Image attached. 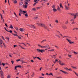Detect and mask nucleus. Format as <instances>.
I'll use <instances>...</instances> for the list:
<instances>
[{
	"label": "nucleus",
	"mask_w": 78,
	"mask_h": 78,
	"mask_svg": "<svg viewBox=\"0 0 78 78\" xmlns=\"http://www.w3.org/2000/svg\"><path fill=\"white\" fill-rule=\"evenodd\" d=\"M5 26H6V27H8V25H7V24H6V23H5Z\"/></svg>",
	"instance_id": "bf43d9fd"
},
{
	"label": "nucleus",
	"mask_w": 78,
	"mask_h": 78,
	"mask_svg": "<svg viewBox=\"0 0 78 78\" xmlns=\"http://www.w3.org/2000/svg\"><path fill=\"white\" fill-rule=\"evenodd\" d=\"M70 14L74 16V19H75V18H76V16L78 17V13H71Z\"/></svg>",
	"instance_id": "f03ea898"
},
{
	"label": "nucleus",
	"mask_w": 78,
	"mask_h": 78,
	"mask_svg": "<svg viewBox=\"0 0 78 78\" xmlns=\"http://www.w3.org/2000/svg\"><path fill=\"white\" fill-rule=\"evenodd\" d=\"M13 34L14 35V36H18L17 34Z\"/></svg>",
	"instance_id": "37998d69"
},
{
	"label": "nucleus",
	"mask_w": 78,
	"mask_h": 78,
	"mask_svg": "<svg viewBox=\"0 0 78 78\" xmlns=\"http://www.w3.org/2000/svg\"><path fill=\"white\" fill-rule=\"evenodd\" d=\"M68 56L69 57V58H70L72 56L71 55H68Z\"/></svg>",
	"instance_id": "09e8293b"
},
{
	"label": "nucleus",
	"mask_w": 78,
	"mask_h": 78,
	"mask_svg": "<svg viewBox=\"0 0 78 78\" xmlns=\"http://www.w3.org/2000/svg\"><path fill=\"white\" fill-rule=\"evenodd\" d=\"M55 8V5H53L52 6V8Z\"/></svg>",
	"instance_id": "6e6d98bb"
},
{
	"label": "nucleus",
	"mask_w": 78,
	"mask_h": 78,
	"mask_svg": "<svg viewBox=\"0 0 78 78\" xmlns=\"http://www.w3.org/2000/svg\"><path fill=\"white\" fill-rule=\"evenodd\" d=\"M44 41H47V40L46 39H44L41 42V43H42L44 42Z\"/></svg>",
	"instance_id": "f3484780"
},
{
	"label": "nucleus",
	"mask_w": 78,
	"mask_h": 78,
	"mask_svg": "<svg viewBox=\"0 0 78 78\" xmlns=\"http://www.w3.org/2000/svg\"><path fill=\"white\" fill-rule=\"evenodd\" d=\"M17 66H16L15 67V70H17Z\"/></svg>",
	"instance_id": "473e14b6"
},
{
	"label": "nucleus",
	"mask_w": 78,
	"mask_h": 78,
	"mask_svg": "<svg viewBox=\"0 0 78 78\" xmlns=\"http://www.w3.org/2000/svg\"><path fill=\"white\" fill-rule=\"evenodd\" d=\"M44 51H45V50H41V53H43V52H44Z\"/></svg>",
	"instance_id": "aec40b11"
},
{
	"label": "nucleus",
	"mask_w": 78,
	"mask_h": 78,
	"mask_svg": "<svg viewBox=\"0 0 78 78\" xmlns=\"http://www.w3.org/2000/svg\"><path fill=\"white\" fill-rule=\"evenodd\" d=\"M37 25H38L39 26H40L41 27H44V29H45V30H47L49 31V30L48 29V28L47 26L45 25V24H42L41 23L39 24V23H37Z\"/></svg>",
	"instance_id": "f257e3e1"
},
{
	"label": "nucleus",
	"mask_w": 78,
	"mask_h": 78,
	"mask_svg": "<svg viewBox=\"0 0 78 78\" xmlns=\"http://www.w3.org/2000/svg\"><path fill=\"white\" fill-rule=\"evenodd\" d=\"M49 76L51 75L52 76H53V74L52 73H50V74H48Z\"/></svg>",
	"instance_id": "6ab92c4d"
},
{
	"label": "nucleus",
	"mask_w": 78,
	"mask_h": 78,
	"mask_svg": "<svg viewBox=\"0 0 78 78\" xmlns=\"http://www.w3.org/2000/svg\"><path fill=\"white\" fill-rule=\"evenodd\" d=\"M54 50V49H51V50H49L48 51H53Z\"/></svg>",
	"instance_id": "cd10ccee"
},
{
	"label": "nucleus",
	"mask_w": 78,
	"mask_h": 78,
	"mask_svg": "<svg viewBox=\"0 0 78 78\" xmlns=\"http://www.w3.org/2000/svg\"><path fill=\"white\" fill-rule=\"evenodd\" d=\"M52 10L53 11H54V12H56V11H57V10H56L55 8L53 9Z\"/></svg>",
	"instance_id": "ddd939ff"
},
{
	"label": "nucleus",
	"mask_w": 78,
	"mask_h": 78,
	"mask_svg": "<svg viewBox=\"0 0 78 78\" xmlns=\"http://www.w3.org/2000/svg\"><path fill=\"white\" fill-rule=\"evenodd\" d=\"M17 36L18 37L19 39H22V38H21V37H19V36Z\"/></svg>",
	"instance_id": "2f4dec72"
},
{
	"label": "nucleus",
	"mask_w": 78,
	"mask_h": 78,
	"mask_svg": "<svg viewBox=\"0 0 78 78\" xmlns=\"http://www.w3.org/2000/svg\"><path fill=\"white\" fill-rule=\"evenodd\" d=\"M0 72H3V71L2 70V68H1V66H0Z\"/></svg>",
	"instance_id": "a211bd4d"
},
{
	"label": "nucleus",
	"mask_w": 78,
	"mask_h": 78,
	"mask_svg": "<svg viewBox=\"0 0 78 78\" xmlns=\"http://www.w3.org/2000/svg\"><path fill=\"white\" fill-rule=\"evenodd\" d=\"M73 53H74L75 55H77V54H78V52H76L75 51H73Z\"/></svg>",
	"instance_id": "393cba45"
},
{
	"label": "nucleus",
	"mask_w": 78,
	"mask_h": 78,
	"mask_svg": "<svg viewBox=\"0 0 78 78\" xmlns=\"http://www.w3.org/2000/svg\"><path fill=\"white\" fill-rule=\"evenodd\" d=\"M38 47H41V48H43V46H41L39 44H38Z\"/></svg>",
	"instance_id": "2eb2a0df"
},
{
	"label": "nucleus",
	"mask_w": 78,
	"mask_h": 78,
	"mask_svg": "<svg viewBox=\"0 0 78 78\" xmlns=\"http://www.w3.org/2000/svg\"><path fill=\"white\" fill-rule=\"evenodd\" d=\"M42 69V67H41V68L40 69V71H41V69Z\"/></svg>",
	"instance_id": "0e129e2a"
},
{
	"label": "nucleus",
	"mask_w": 78,
	"mask_h": 78,
	"mask_svg": "<svg viewBox=\"0 0 78 78\" xmlns=\"http://www.w3.org/2000/svg\"><path fill=\"white\" fill-rule=\"evenodd\" d=\"M55 22L56 23H58V20H55Z\"/></svg>",
	"instance_id": "a18cd8bd"
},
{
	"label": "nucleus",
	"mask_w": 78,
	"mask_h": 78,
	"mask_svg": "<svg viewBox=\"0 0 78 78\" xmlns=\"http://www.w3.org/2000/svg\"><path fill=\"white\" fill-rule=\"evenodd\" d=\"M5 29L6 30V31H8V30H7L6 28L5 27Z\"/></svg>",
	"instance_id": "4d7b16f0"
},
{
	"label": "nucleus",
	"mask_w": 78,
	"mask_h": 78,
	"mask_svg": "<svg viewBox=\"0 0 78 78\" xmlns=\"http://www.w3.org/2000/svg\"><path fill=\"white\" fill-rule=\"evenodd\" d=\"M37 1V0H34V2H36Z\"/></svg>",
	"instance_id": "69168bd1"
},
{
	"label": "nucleus",
	"mask_w": 78,
	"mask_h": 78,
	"mask_svg": "<svg viewBox=\"0 0 78 78\" xmlns=\"http://www.w3.org/2000/svg\"><path fill=\"white\" fill-rule=\"evenodd\" d=\"M24 8H27V5H25L24 6Z\"/></svg>",
	"instance_id": "f704fd0d"
},
{
	"label": "nucleus",
	"mask_w": 78,
	"mask_h": 78,
	"mask_svg": "<svg viewBox=\"0 0 78 78\" xmlns=\"http://www.w3.org/2000/svg\"><path fill=\"white\" fill-rule=\"evenodd\" d=\"M56 36H57V37H58L59 38H60V37L59 36V35H55Z\"/></svg>",
	"instance_id": "c9c22d12"
},
{
	"label": "nucleus",
	"mask_w": 78,
	"mask_h": 78,
	"mask_svg": "<svg viewBox=\"0 0 78 78\" xmlns=\"http://www.w3.org/2000/svg\"><path fill=\"white\" fill-rule=\"evenodd\" d=\"M64 69H66V70H69V69H68V68H67V67H65L64 68Z\"/></svg>",
	"instance_id": "4be33fe9"
},
{
	"label": "nucleus",
	"mask_w": 78,
	"mask_h": 78,
	"mask_svg": "<svg viewBox=\"0 0 78 78\" xmlns=\"http://www.w3.org/2000/svg\"><path fill=\"white\" fill-rule=\"evenodd\" d=\"M20 31H25V29L23 28H20Z\"/></svg>",
	"instance_id": "1a4fd4ad"
},
{
	"label": "nucleus",
	"mask_w": 78,
	"mask_h": 78,
	"mask_svg": "<svg viewBox=\"0 0 78 78\" xmlns=\"http://www.w3.org/2000/svg\"><path fill=\"white\" fill-rule=\"evenodd\" d=\"M2 64L3 65V66H5V63H2Z\"/></svg>",
	"instance_id": "5fc2aeb1"
},
{
	"label": "nucleus",
	"mask_w": 78,
	"mask_h": 78,
	"mask_svg": "<svg viewBox=\"0 0 78 78\" xmlns=\"http://www.w3.org/2000/svg\"><path fill=\"white\" fill-rule=\"evenodd\" d=\"M30 27L31 28H33L34 29H35L36 28L35 27H34V25L31 26H30Z\"/></svg>",
	"instance_id": "9b49d317"
},
{
	"label": "nucleus",
	"mask_w": 78,
	"mask_h": 78,
	"mask_svg": "<svg viewBox=\"0 0 78 78\" xmlns=\"http://www.w3.org/2000/svg\"><path fill=\"white\" fill-rule=\"evenodd\" d=\"M45 48V46H43V48Z\"/></svg>",
	"instance_id": "774afa93"
},
{
	"label": "nucleus",
	"mask_w": 78,
	"mask_h": 78,
	"mask_svg": "<svg viewBox=\"0 0 78 78\" xmlns=\"http://www.w3.org/2000/svg\"><path fill=\"white\" fill-rule=\"evenodd\" d=\"M28 2L26 1L25 2V4L26 5H28Z\"/></svg>",
	"instance_id": "bb28decb"
},
{
	"label": "nucleus",
	"mask_w": 78,
	"mask_h": 78,
	"mask_svg": "<svg viewBox=\"0 0 78 78\" xmlns=\"http://www.w3.org/2000/svg\"><path fill=\"white\" fill-rule=\"evenodd\" d=\"M34 73H33L32 75V77H33V76H34Z\"/></svg>",
	"instance_id": "338daca9"
},
{
	"label": "nucleus",
	"mask_w": 78,
	"mask_h": 78,
	"mask_svg": "<svg viewBox=\"0 0 78 78\" xmlns=\"http://www.w3.org/2000/svg\"><path fill=\"white\" fill-rule=\"evenodd\" d=\"M10 75H9L8 76H7V78H10Z\"/></svg>",
	"instance_id": "3c124183"
},
{
	"label": "nucleus",
	"mask_w": 78,
	"mask_h": 78,
	"mask_svg": "<svg viewBox=\"0 0 78 78\" xmlns=\"http://www.w3.org/2000/svg\"><path fill=\"white\" fill-rule=\"evenodd\" d=\"M25 16H26V17H28V14L27 13H26L25 15Z\"/></svg>",
	"instance_id": "49530a36"
},
{
	"label": "nucleus",
	"mask_w": 78,
	"mask_h": 78,
	"mask_svg": "<svg viewBox=\"0 0 78 78\" xmlns=\"http://www.w3.org/2000/svg\"><path fill=\"white\" fill-rule=\"evenodd\" d=\"M68 20H67L66 22L65 23L66 24H67L68 23Z\"/></svg>",
	"instance_id": "79ce46f5"
},
{
	"label": "nucleus",
	"mask_w": 78,
	"mask_h": 78,
	"mask_svg": "<svg viewBox=\"0 0 78 78\" xmlns=\"http://www.w3.org/2000/svg\"><path fill=\"white\" fill-rule=\"evenodd\" d=\"M17 67L21 68V67H22V66H21L19 65V66H17Z\"/></svg>",
	"instance_id": "c756f323"
},
{
	"label": "nucleus",
	"mask_w": 78,
	"mask_h": 78,
	"mask_svg": "<svg viewBox=\"0 0 78 78\" xmlns=\"http://www.w3.org/2000/svg\"><path fill=\"white\" fill-rule=\"evenodd\" d=\"M57 10L59 11L60 10V8H59V6H58V8H57Z\"/></svg>",
	"instance_id": "e433bc0d"
},
{
	"label": "nucleus",
	"mask_w": 78,
	"mask_h": 78,
	"mask_svg": "<svg viewBox=\"0 0 78 78\" xmlns=\"http://www.w3.org/2000/svg\"><path fill=\"white\" fill-rule=\"evenodd\" d=\"M17 1L15 0L14 1V3H17Z\"/></svg>",
	"instance_id": "72a5a7b5"
},
{
	"label": "nucleus",
	"mask_w": 78,
	"mask_h": 78,
	"mask_svg": "<svg viewBox=\"0 0 78 78\" xmlns=\"http://www.w3.org/2000/svg\"><path fill=\"white\" fill-rule=\"evenodd\" d=\"M60 8H64V7L62 6V4L61 3L60 4Z\"/></svg>",
	"instance_id": "4468645a"
},
{
	"label": "nucleus",
	"mask_w": 78,
	"mask_h": 78,
	"mask_svg": "<svg viewBox=\"0 0 78 78\" xmlns=\"http://www.w3.org/2000/svg\"><path fill=\"white\" fill-rule=\"evenodd\" d=\"M8 32H9V33H12V30H10V31H7Z\"/></svg>",
	"instance_id": "a878e982"
},
{
	"label": "nucleus",
	"mask_w": 78,
	"mask_h": 78,
	"mask_svg": "<svg viewBox=\"0 0 78 78\" xmlns=\"http://www.w3.org/2000/svg\"><path fill=\"white\" fill-rule=\"evenodd\" d=\"M68 6H67V5H65V9H66V10L67 11V10H69V3L68 4Z\"/></svg>",
	"instance_id": "20e7f679"
},
{
	"label": "nucleus",
	"mask_w": 78,
	"mask_h": 78,
	"mask_svg": "<svg viewBox=\"0 0 78 78\" xmlns=\"http://www.w3.org/2000/svg\"><path fill=\"white\" fill-rule=\"evenodd\" d=\"M20 59H18V60H16L17 62H19V61H20Z\"/></svg>",
	"instance_id": "8fccbe9b"
},
{
	"label": "nucleus",
	"mask_w": 78,
	"mask_h": 78,
	"mask_svg": "<svg viewBox=\"0 0 78 78\" xmlns=\"http://www.w3.org/2000/svg\"><path fill=\"white\" fill-rule=\"evenodd\" d=\"M2 40H0V43L1 44H2Z\"/></svg>",
	"instance_id": "58836bf2"
},
{
	"label": "nucleus",
	"mask_w": 78,
	"mask_h": 78,
	"mask_svg": "<svg viewBox=\"0 0 78 78\" xmlns=\"http://www.w3.org/2000/svg\"><path fill=\"white\" fill-rule=\"evenodd\" d=\"M15 29H16V30H17V31H18V30H19V29H18V27H15Z\"/></svg>",
	"instance_id": "c03bdc74"
},
{
	"label": "nucleus",
	"mask_w": 78,
	"mask_h": 78,
	"mask_svg": "<svg viewBox=\"0 0 78 78\" xmlns=\"http://www.w3.org/2000/svg\"><path fill=\"white\" fill-rule=\"evenodd\" d=\"M38 18V17H35L34 18V19L36 20V19H37Z\"/></svg>",
	"instance_id": "7c9ffc66"
},
{
	"label": "nucleus",
	"mask_w": 78,
	"mask_h": 78,
	"mask_svg": "<svg viewBox=\"0 0 78 78\" xmlns=\"http://www.w3.org/2000/svg\"><path fill=\"white\" fill-rule=\"evenodd\" d=\"M0 73L1 75V77L2 78H3V72H0Z\"/></svg>",
	"instance_id": "0eeeda50"
},
{
	"label": "nucleus",
	"mask_w": 78,
	"mask_h": 78,
	"mask_svg": "<svg viewBox=\"0 0 78 78\" xmlns=\"http://www.w3.org/2000/svg\"><path fill=\"white\" fill-rule=\"evenodd\" d=\"M60 70V71H61V72H63V73H65V74H68V73L66 72H65L61 70Z\"/></svg>",
	"instance_id": "423d86ee"
},
{
	"label": "nucleus",
	"mask_w": 78,
	"mask_h": 78,
	"mask_svg": "<svg viewBox=\"0 0 78 78\" xmlns=\"http://www.w3.org/2000/svg\"><path fill=\"white\" fill-rule=\"evenodd\" d=\"M59 62V64L61 65V66H65V64L62 63H61V61L59 60V62Z\"/></svg>",
	"instance_id": "7ed1b4c3"
},
{
	"label": "nucleus",
	"mask_w": 78,
	"mask_h": 78,
	"mask_svg": "<svg viewBox=\"0 0 78 78\" xmlns=\"http://www.w3.org/2000/svg\"><path fill=\"white\" fill-rule=\"evenodd\" d=\"M14 14H15V15L17 17V15H16V14L15 13V12H14Z\"/></svg>",
	"instance_id": "603ef678"
},
{
	"label": "nucleus",
	"mask_w": 78,
	"mask_h": 78,
	"mask_svg": "<svg viewBox=\"0 0 78 78\" xmlns=\"http://www.w3.org/2000/svg\"><path fill=\"white\" fill-rule=\"evenodd\" d=\"M62 28L64 29H66L67 27H66V26H62Z\"/></svg>",
	"instance_id": "f8f14e48"
},
{
	"label": "nucleus",
	"mask_w": 78,
	"mask_h": 78,
	"mask_svg": "<svg viewBox=\"0 0 78 78\" xmlns=\"http://www.w3.org/2000/svg\"><path fill=\"white\" fill-rule=\"evenodd\" d=\"M32 11H36V9L35 8H33L32 9Z\"/></svg>",
	"instance_id": "412c9836"
},
{
	"label": "nucleus",
	"mask_w": 78,
	"mask_h": 78,
	"mask_svg": "<svg viewBox=\"0 0 78 78\" xmlns=\"http://www.w3.org/2000/svg\"><path fill=\"white\" fill-rule=\"evenodd\" d=\"M10 28H11V29L13 28V27H12V25H11L10 26Z\"/></svg>",
	"instance_id": "5701e85b"
},
{
	"label": "nucleus",
	"mask_w": 78,
	"mask_h": 78,
	"mask_svg": "<svg viewBox=\"0 0 78 78\" xmlns=\"http://www.w3.org/2000/svg\"><path fill=\"white\" fill-rule=\"evenodd\" d=\"M37 58L38 59H39V60H41V58H39V57H37Z\"/></svg>",
	"instance_id": "c85d7f7f"
},
{
	"label": "nucleus",
	"mask_w": 78,
	"mask_h": 78,
	"mask_svg": "<svg viewBox=\"0 0 78 78\" xmlns=\"http://www.w3.org/2000/svg\"><path fill=\"white\" fill-rule=\"evenodd\" d=\"M37 51H38L39 52H41V50L40 49H37Z\"/></svg>",
	"instance_id": "b1692460"
},
{
	"label": "nucleus",
	"mask_w": 78,
	"mask_h": 78,
	"mask_svg": "<svg viewBox=\"0 0 78 78\" xmlns=\"http://www.w3.org/2000/svg\"><path fill=\"white\" fill-rule=\"evenodd\" d=\"M68 70H69V71H72V69L71 68H69V69H68Z\"/></svg>",
	"instance_id": "ea45409f"
},
{
	"label": "nucleus",
	"mask_w": 78,
	"mask_h": 78,
	"mask_svg": "<svg viewBox=\"0 0 78 78\" xmlns=\"http://www.w3.org/2000/svg\"><path fill=\"white\" fill-rule=\"evenodd\" d=\"M72 67L74 69H77V68H76V66L73 67V66H72Z\"/></svg>",
	"instance_id": "dca6fc26"
},
{
	"label": "nucleus",
	"mask_w": 78,
	"mask_h": 78,
	"mask_svg": "<svg viewBox=\"0 0 78 78\" xmlns=\"http://www.w3.org/2000/svg\"><path fill=\"white\" fill-rule=\"evenodd\" d=\"M3 45H4V47H6V45H5V44L3 43Z\"/></svg>",
	"instance_id": "13d9d810"
},
{
	"label": "nucleus",
	"mask_w": 78,
	"mask_h": 78,
	"mask_svg": "<svg viewBox=\"0 0 78 78\" xmlns=\"http://www.w3.org/2000/svg\"><path fill=\"white\" fill-rule=\"evenodd\" d=\"M36 3H37V2H35V3H34L33 5L34 6L35 5H36Z\"/></svg>",
	"instance_id": "864d4df0"
},
{
	"label": "nucleus",
	"mask_w": 78,
	"mask_h": 78,
	"mask_svg": "<svg viewBox=\"0 0 78 78\" xmlns=\"http://www.w3.org/2000/svg\"><path fill=\"white\" fill-rule=\"evenodd\" d=\"M45 48H48V49H50V47H49L48 45L45 46Z\"/></svg>",
	"instance_id": "6e6552de"
},
{
	"label": "nucleus",
	"mask_w": 78,
	"mask_h": 78,
	"mask_svg": "<svg viewBox=\"0 0 78 78\" xmlns=\"http://www.w3.org/2000/svg\"><path fill=\"white\" fill-rule=\"evenodd\" d=\"M26 1H27V2H30V0H26Z\"/></svg>",
	"instance_id": "052dcab7"
},
{
	"label": "nucleus",
	"mask_w": 78,
	"mask_h": 78,
	"mask_svg": "<svg viewBox=\"0 0 78 78\" xmlns=\"http://www.w3.org/2000/svg\"><path fill=\"white\" fill-rule=\"evenodd\" d=\"M31 62H34V61L33 60H31Z\"/></svg>",
	"instance_id": "680f3d73"
},
{
	"label": "nucleus",
	"mask_w": 78,
	"mask_h": 78,
	"mask_svg": "<svg viewBox=\"0 0 78 78\" xmlns=\"http://www.w3.org/2000/svg\"><path fill=\"white\" fill-rule=\"evenodd\" d=\"M19 12L21 14H22L23 13V11L21 9H20L19 11Z\"/></svg>",
	"instance_id": "9d476101"
},
{
	"label": "nucleus",
	"mask_w": 78,
	"mask_h": 78,
	"mask_svg": "<svg viewBox=\"0 0 78 78\" xmlns=\"http://www.w3.org/2000/svg\"><path fill=\"white\" fill-rule=\"evenodd\" d=\"M23 12L24 13H26L27 11H23Z\"/></svg>",
	"instance_id": "de8ad7c7"
},
{
	"label": "nucleus",
	"mask_w": 78,
	"mask_h": 78,
	"mask_svg": "<svg viewBox=\"0 0 78 78\" xmlns=\"http://www.w3.org/2000/svg\"><path fill=\"white\" fill-rule=\"evenodd\" d=\"M11 62H12V64H13L14 63V61H11Z\"/></svg>",
	"instance_id": "e2e57ef3"
},
{
	"label": "nucleus",
	"mask_w": 78,
	"mask_h": 78,
	"mask_svg": "<svg viewBox=\"0 0 78 78\" xmlns=\"http://www.w3.org/2000/svg\"><path fill=\"white\" fill-rule=\"evenodd\" d=\"M23 4V2H20V5H22Z\"/></svg>",
	"instance_id": "a19ab883"
},
{
	"label": "nucleus",
	"mask_w": 78,
	"mask_h": 78,
	"mask_svg": "<svg viewBox=\"0 0 78 78\" xmlns=\"http://www.w3.org/2000/svg\"><path fill=\"white\" fill-rule=\"evenodd\" d=\"M66 40L68 41L69 42V44H74V42H72V41L70 40H69L68 39L66 38Z\"/></svg>",
	"instance_id": "39448f33"
},
{
	"label": "nucleus",
	"mask_w": 78,
	"mask_h": 78,
	"mask_svg": "<svg viewBox=\"0 0 78 78\" xmlns=\"http://www.w3.org/2000/svg\"><path fill=\"white\" fill-rule=\"evenodd\" d=\"M19 46H20V47H21V48H22L23 49H25L24 48H23V47H22V46H20V45H19Z\"/></svg>",
	"instance_id": "4c0bfd02"
}]
</instances>
